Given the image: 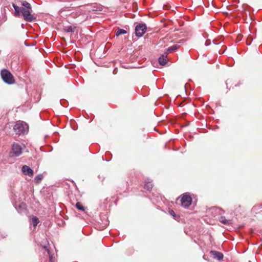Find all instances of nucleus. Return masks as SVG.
<instances>
[{"mask_svg": "<svg viewBox=\"0 0 262 262\" xmlns=\"http://www.w3.org/2000/svg\"><path fill=\"white\" fill-rule=\"evenodd\" d=\"M14 9L13 15L15 17L22 16L24 19L28 22H32L36 19V17L31 14L32 6L30 3L24 1L21 2V6L19 7L15 4H12Z\"/></svg>", "mask_w": 262, "mask_h": 262, "instance_id": "f257e3e1", "label": "nucleus"}, {"mask_svg": "<svg viewBox=\"0 0 262 262\" xmlns=\"http://www.w3.org/2000/svg\"><path fill=\"white\" fill-rule=\"evenodd\" d=\"M1 75L5 82L9 84H13L15 82V79L13 75L8 70L3 69L1 70Z\"/></svg>", "mask_w": 262, "mask_h": 262, "instance_id": "f03ea898", "label": "nucleus"}, {"mask_svg": "<svg viewBox=\"0 0 262 262\" xmlns=\"http://www.w3.org/2000/svg\"><path fill=\"white\" fill-rule=\"evenodd\" d=\"M23 148L21 145L18 143L14 142L11 145V150L10 152L11 157H17L20 156L23 153Z\"/></svg>", "mask_w": 262, "mask_h": 262, "instance_id": "7ed1b4c3", "label": "nucleus"}, {"mask_svg": "<svg viewBox=\"0 0 262 262\" xmlns=\"http://www.w3.org/2000/svg\"><path fill=\"white\" fill-rule=\"evenodd\" d=\"M13 129L16 134H24L28 131V126L24 122L18 121L14 126Z\"/></svg>", "mask_w": 262, "mask_h": 262, "instance_id": "20e7f679", "label": "nucleus"}, {"mask_svg": "<svg viewBox=\"0 0 262 262\" xmlns=\"http://www.w3.org/2000/svg\"><path fill=\"white\" fill-rule=\"evenodd\" d=\"M147 27L144 23H140L135 27V34L137 37H140L146 32Z\"/></svg>", "mask_w": 262, "mask_h": 262, "instance_id": "39448f33", "label": "nucleus"}, {"mask_svg": "<svg viewBox=\"0 0 262 262\" xmlns=\"http://www.w3.org/2000/svg\"><path fill=\"white\" fill-rule=\"evenodd\" d=\"M181 201L182 206L186 208L191 204L192 199L190 196L184 194L181 198Z\"/></svg>", "mask_w": 262, "mask_h": 262, "instance_id": "423d86ee", "label": "nucleus"}, {"mask_svg": "<svg viewBox=\"0 0 262 262\" xmlns=\"http://www.w3.org/2000/svg\"><path fill=\"white\" fill-rule=\"evenodd\" d=\"M21 171L26 176L32 177L34 174L33 170L27 165H24L21 168Z\"/></svg>", "mask_w": 262, "mask_h": 262, "instance_id": "0eeeda50", "label": "nucleus"}, {"mask_svg": "<svg viewBox=\"0 0 262 262\" xmlns=\"http://www.w3.org/2000/svg\"><path fill=\"white\" fill-rule=\"evenodd\" d=\"M210 253L213 258L217 260H221L223 258V254L220 252L212 250L210 251Z\"/></svg>", "mask_w": 262, "mask_h": 262, "instance_id": "6e6552de", "label": "nucleus"}, {"mask_svg": "<svg viewBox=\"0 0 262 262\" xmlns=\"http://www.w3.org/2000/svg\"><path fill=\"white\" fill-rule=\"evenodd\" d=\"M219 220L221 223L226 225H231L233 224L232 220H227L224 216H221Z\"/></svg>", "mask_w": 262, "mask_h": 262, "instance_id": "1a4fd4ad", "label": "nucleus"}, {"mask_svg": "<svg viewBox=\"0 0 262 262\" xmlns=\"http://www.w3.org/2000/svg\"><path fill=\"white\" fill-rule=\"evenodd\" d=\"M167 55L164 53L163 54L161 55L159 58V62L160 65L164 66L167 62Z\"/></svg>", "mask_w": 262, "mask_h": 262, "instance_id": "9d476101", "label": "nucleus"}, {"mask_svg": "<svg viewBox=\"0 0 262 262\" xmlns=\"http://www.w3.org/2000/svg\"><path fill=\"white\" fill-rule=\"evenodd\" d=\"M180 47V46L179 45H173L170 47H169L168 49H166V51H165V53L168 55L170 53L176 51L177 50H178Z\"/></svg>", "mask_w": 262, "mask_h": 262, "instance_id": "9b49d317", "label": "nucleus"}, {"mask_svg": "<svg viewBox=\"0 0 262 262\" xmlns=\"http://www.w3.org/2000/svg\"><path fill=\"white\" fill-rule=\"evenodd\" d=\"M29 222L31 224H32L34 227H36L39 223V221L37 217L32 216L29 218Z\"/></svg>", "mask_w": 262, "mask_h": 262, "instance_id": "f8f14e48", "label": "nucleus"}, {"mask_svg": "<svg viewBox=\"0 0 262 262\" xmlns=\"http://www.w3.org/2000/svg\"><path fill=\"white\" fill-rule=\"evenodd\" d=\"M144 188L148 190H150L152 188V184L150 179H147L144 184Z\"/></svg>", "mask_w": 262, "mask_h": 262, "instance_id": "ddd939ff", "label": "nucleus"}, {"mask_svg": "<svg viewBox=\"0 0 262 262\" xmlns=\"http://www.w3.org/2000/svg\"><path fill=\"white\" fill-rule=\"evenodd\" d=\"M126 33V31L122 29L117 28L116 30V35L117 36H118L121 34H125Z\"/></svg>", "mask_w": 262, "mask_h": 262, "instance_id": "4468645a", "label": "nucleus"}, {"mask_svg": "<svg viewBox=\"0 0 262 262\" xmlns=\"http://www.w3.org/2000/svg\"><path fill=\"white\" fill-rule=\"evenodd\" d=\"M43 179L42 174H38L34 178V182L36 183H39Z\"/></svg>", "mask_w": 262, "mask_h": 262, "instance_id": "2eb2a0df", "label": "nucleus"}, {"mask_svg": "<svg viewBox=\"0 0 262 262\" xmlns=\"http://www.w3.org/2000/svg\"><path fill=\"white\" fill-rule=\"evenodd\" d=\"M43 248L45 249V250L48 252V254L49 255L50 262H53V255L51 254L50 249L48 248V247L47 246H44Z\"/></svg>", "mask_w": 262, "mask_h": 262, "instance_id": "dca6fc26", "label": "nucleus"}, {"mask_svg": "<svg viewBox=\"0 0 262 262\" xmlns=\"http://www.w3.org/2000/svg\"><path fill=\"white\" fill-rule=\"evenodd\" d=\"M76 207L78 209H79L80 210H81V211L84 210V207L82 206V205L80 202H77L76 204Z\"/></svg>", "mask_w": 262, "mask_h": 262, "instance_id": "f3484780", "label": "nucleus"}, {"mask_svg": "<svg viewBox=\"0 0 262 262\" xmlns=\"http://www.w3.org/2000/svg\"><path fill=\"white\" fill-rule=\"evenodd\" d=\"M67 32H74L75 31V28L71 26L68 27L64 29Z\"/></svg>", "mask_w": 262, "mask_h": 262, "instance_id": "a211bd4d", "label": "nucleus"}, {"mask_svg": "<svg viewBox=\"0 0 262 262\" xmlns=\"http://www.w3.org/2000/svg\"><path fill=\"white\" fill-rule=\"evenodd\" d=\"M169 213H170V214L171 215L173 216V217H175V216H176V214H175V213H174V211H173V210H170L169 211Z\"/></svg>", "mask_w": 262, "mask_h": 262, "instance_id": "6ab92c4d", "label": "nucleus"}, {"mask_svg": "<svg viewBox=\"0 0 262 262\" xmlns=\"http://www.w3.org/2000/svg\"><path fill=\"white\" fill-rule=\"evenodd\" d=\"M215 211H217V210H222L221 209H220V208H215Z\"/></svg>", "mask_w": 262, "mask_h": 262, "instance_id": "aec40b11", "label": "nucleus"}]
</instances>
